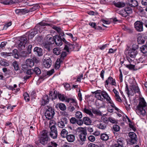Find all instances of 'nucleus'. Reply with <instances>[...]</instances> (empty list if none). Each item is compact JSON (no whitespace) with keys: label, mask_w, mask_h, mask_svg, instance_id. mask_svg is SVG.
Masks as SVG:
<instances>
[{"label":"nucleus","mask_w":147,"mask_h":147,"mask_svg":"<svg viewBox=\"0 0 147 147\" xmlns=\"http://www.w3.org/2000/svg\"><path fill=\"white\" fill-rule=\"evenodd\" d=\"M136 111L138 115L144 116L147 114V104L143 98H140Z\"/></svg>","instance_id":"nucleus-1"},{"label":"nucleus","mask_w":147,"mask_h":147,"mask_svg":"<svg viewBox=\"0 0 147 147\" xmlns=\"http://www.w3.org/2000/svg\"><path fill=\"white\" fill-rule=\"evenodd\" d=\"M45 26H50L51 25L48 23L45 22L44 21H42L39 23L35 26L32 32H30L28 35L29 39H32L36 34L38 33V32L41 33L42 31V29L43 28V27Z\"/></svg>","instance_id":"nucleus-2"},{"label":"nucleus","mask_w":147,"mask_h":147,"mask_svg":"<svg viewBox=\"0 0 147 147\" xmlns=\"http://www.w3.org/2000/svg\"><path fill=\"white\" fill-rule=\"evenodd\" d=\"M48 131L43 130L40 133L39 138L40 142L42 144H46L48 141L49 140V138L48 136Z\"/></svg>","instance_id":"nucleus-3"},{"label":"nucleus","mask_w":147,"mask_h":147,"mask_svg":"<svg viewBox=\"0 0 147 147\" xmlns=\"http://www.w3.org/2000/svg\"><path fill=\"white\" fill-rule=\"evenodd\" d=\"M55 113L54 109L51 107H49L46 109L45 115L46 119L49 120L51 119L53 117Z\"/></svg>","instance_id":"nucleus-4"},{"label":"nucleus","mask_w":147,"mask_h":147,"mask_svg":"<svg viewBox=\"0 0 147 147\" xmlns=\"http://www.w3.org/2000/svg\"><path fill=\"white\" fill-rule=\"evenodd\" d=\"M24 1L23 0H1L0 3L5 5H11L14 3H19Z\"/></svg>","instance_id":"nucleus-5"},{"label":"nucleus","mask_w":147,"mask_h":147,"mask_svg":"<svg viewBox=\"0 0 147 147\" xmlns=\"http://www.w3.org/2000/svg\"><path fill=\"white\" fill-rule=\"evenodd\" d=\"M125 52L128 56L131 58L135 57L137 54V51L135 49H131L128 47L126 48Z\"/></svg>","instance_id":"nucleus-6"},{"label":"nucleus","mask_w":147,"mask_h":147,"mask_svg":"<svg viewBox=\"0 0 147 147\" xmlns=\"http://www.w3.org/2000/svg\"><path fill=\"white\" fill-rule=\"evenodd\" d=\"M129 136L130 139L129 140V144L133 145L136 143L137 141V136L136 134L133 132H130L129 133Z\"/></svg>","instance_id":"nucleus-7"},{"label":"nucleus","mask_w":147,"mask_h":147,"mask_svg":"<svg viewBox=\"0 0 147 147\" xmlns=\"http://www.w3.org/2000/svg\"><path fill=\"white\" fill-rule=\"evenodd\" d=\"M50 135L51 137L53 139H56L57 136V131L55 126L53 125L50 127Z\"/></svg>","instance_id":"nucleus-8"},{"label":"nucleus","mask_w":147,"mask_h":147,"mask_svg":"<svg viewBox=\"0 0 147 147\" xmlns=\"http://www.w3.org/2000/svg\"><path fill=\"white\" fill-rule=\"evenodd\" d=\"M125 143V140L122 138H119L117 140V143L114 144L110 147H123Z\"/></svg>","instance_id":"nucleus-9"},{"label":"nucleus","mask_w":147,"mask_h":147,"mask_svg":"<svg viewBox=\"0 0 147 147\" xmlns=\"http://www.w3.org/2000/svg\"><path fill=\"white\" fill-rule=\"evenodd\" d=\"M143 22L140 21H137L134 24V28L138 32L143 31Z\"/></svg>","instance_id":"nucleus-10"},{"label":"nucleus","mask_w":147,"mask_h":147,"mask_svg":"<svg viewBox=\"0 0 147 147\" xmlns=\"http://www.w3.org/2000/svg\"><path fill=\"white\" fill-rule=\"evenodd\" d=\"M87 134L86 131L85 129H83L81 133L79 135V137L80 140L82 141L80 144H83V142L86 140V136Z\"/></svg>","instance_id":"nucleus-11"},{"label":"nucleus","mask_w":147,"mask_h":147,"mask_svg":"<svg viewBox=\"0 0 147 147\" xmlns=\"http://www.w3.org/2000/svg\"><path fill=\"white\" fill-rule=\"evenodd\" d=\"M27 42V39L26 38L23 37L19 40L18 46L21 49H23L25 47V45Z\"/></svg>","instance_id":"nucleus-12"},{"label":"nucleus","mask_w":147,"mask_h":147,"mask_svg":"<svg viewBox=\"0 0 147 147\" xmlns=\"http://www.w3.org/2000/svg\"><path fill=\"white\" fill-rule=\"evenodd\" d=\"M43 65L46 68H49L50 67L51 65V59L49 58L46 59H44Z\"/></svg>","instance_id":"nucleus-13"},{"label":"nucleus","mask_w":147,"mask_h":147,"mask_svg":"<svg viewBox=\"0 0 147 147\" xmlns=\"http://www.w3.org/2000/svg\"><path fill=\"white\" fill-rule=\"evenodd\" d=\"M54 38H55V42L56 45L60 46L62 45V38L60 36L58 35H55L54 36Z\"/></svg>","instance_id":"nucleus-14"},{"label":"nucleus","mask_w":147,"mask_h":147,"mask_svg":"<svg viewBox=\"0 0 147 147\" xmlns=\"http://www.w3.org/2000/svg\"><path fill=\"white\" fill-rule=\"evenodd\" d=\"M33 51L35 52V54H37L39 56L42 55V49L40 48L36 47L34 49Z\"/></svg>","instance_id":"nucleus-15"},{"label":"nucleus","mask_w":147,"mask_h":147,"mask_svg":"<svg viewBox=\"0 0 147 147\" xmlns=\"http://www.w3.org/2000/svg\"><path fill=\"white\" fill-rule=\"evenodd\" d=\"M101 91L100 90H97L94 92L95 96L98 99L102 101L103 98L101 96Z\"/></svg>","instance_id":"nucleus-16"},{"label":"nucleus","mask_w":147,"mask_h":147,"mask_svg":"<svg viewBox=\"0 0 147 147\" xmlns=\"http://www.w3.org/2000/svg\"><path fill=\"white\" fill-rule=\"evenodd\" d=\"M55 42V38L54 36V37L50 36V35H48L47 36V44L49 45H51L53 44Z\"/></svg>","instance_id":"nucleus-17"},{"label":"nucleus","mask_w":147,"mask_h":147,"mask_svg":"<svg viewBox=\"0 0 147 147\" xmlns=\"http://www.w3.org/2000/svg\"><path fill=\"white\" fill-rule=\"evenodd\" d=\"M15 12L17 14H24L29 12V11H28V10L26 9H17L15 10Z\"/></svg>","instance_id":"nucleus-18"},{"label":"nucleus","mask_w":147,"mask_h":147,"mask_svg":"<svg viewBox=\"0 0 147 147\" xmlns=\"http://www.w3.org/2000/svg\"><path fill=\"white\" fill-rule=\"evenodd\" d=\"M146 37L145 36H139L137 38V41L139 44H143L144 43Z\"/></svg>","instance_id":"nucleus-19"},{"label":"nucleus","mask_w":147,"mask_h":147,"mask_svg":"<svg viewBox=\"0 0 147 147\" xmlns=\"http://www.w3.org/2000/svg\"><path fill=\"white\" fill-rule=\"evenodd\" d=\"M67 141L70 142H73L75 140V136L73 134H69L66 137Z\"/></svg>","instance_id":"nucleus-20"},{"label":"nucleus","mask_w":147,"mask_h":147,"mask_svg":"<svg viewBox=\"0 0 147 147\" xmlns=\"http://www.w3.org/2000/svg\"><path fill=\"white\" fill-rule=\"evenodd\" d=\"M107 126V124L102 122L97 125V127L98 128L103 130L106 128Z\"/></svg>","instance_id":"nucleus-21"},{"label":"nucleus","mask_w":147,"mask_h":147,"mask_svg":"<svg viewBox=\"0 0 147 147\" xmlns=\"http://www.w3.org/2000/svg\"><path fill=\"white\" fill-rule=\"evenodd\" d=\"M84 124L86 125H89L91 123V121L90 119L87 117H84L83 119Z\"/></svg>","instance_id":"nucleus-22"},{"label":"nucleus","mask_w":147,"mask_h":147,"mask_svg":"<svg viewBox=\"0 0 147 147\" xmlns=\"http://www.w3.org/2000/svg\"><path fill=\"white\" fill-rule=\"evenodd\" d=\"M130 6L132 7H135L138 5V2L135 0H131L129 3Z\"/></svg>","instance_id":"nucleus-23"},{"label":"nucleus","mask_w":147,"mask_h":147,"mask_svg":"<svg viewBox=\"0 0 147 147\" xmlns=\"http://www.w3.org/2000/svg\"><path fill=\"white\" fill-rule=\"evenodd\" d=\"M101 95L106 100V101L109 100L111 98L109 97L108 94L105 91H101Z\"/></svg>","instance_id":"nucleus-24"},{"label":"nucleus","mask_w":147,"mask_h":147,"mask_svg":"<svg viewBox=\"0 0 147 147\" xmlns=\"http://www.w3.org/2000/svg\"><path fill=\"white\" fill-rule=\"evenodd\" d=\"M26 63L28 66L31 67L34 65V61L31 59H28L26 61Z\"/></svg>","instance_id":"nucleus-25"},{"label":"nucleus","mask_w":147,"mask_h":147,"mask_svg":"<svg viewBox=\"0 0 147 147\" xmlns=\"http://www.w3.org/2000/svg\"><path fill=\"white\" fill-rule=\"evenodd\" d=\"M32 69L33 74H34L37 75H38L41 73V70L38 67H35L34 69Z\"/></svg>","instance_id":"nucleus-26"},{"label":"nucleus","mask_w":147,"mask_h":147,"mask_svg":"<svg viewBox=\"0 0 147 147\" xmlns=\"http://www.w3.org/2000/svg\"><path fill=\"white\" fill-rule=\"evenodd\" d=\"M49 101V99L48 96L45 95L44 96L42 100V105H45L47 102Z\"/></svg>","instance_id":"nucleus-27"},{"label":"nucleus","mask_w":147,"mask_h":147,"mask_svg":"<svg viewBox=\"0 0 147 147\" xmlns=\"http://www.w3.org/2000/svg\"><path fill=\"white\" fill-rule=\"evenodd\" d=\"M131 89V94L133 93V92L134 91V93L138 92L139 91V89L138 86H132L130 88ZM133 94L134 93H133Z\"/></svg>","instance_id":"nucleus-28"},{"label":"nucleus","mask_w":147,"mask_h":147,"mask_svg":"<svg viewBox=\"0 0 147 147\" xmlns=\"http://www.w3.org/2000/svg\"><path fill=\"white\" fill-rule=\"evenodd\" d=\"M68 131L65 129H63L61 131V136L63 138H66L68 135Z\"/></svg>","instance_id":"nucleus-29"},{"label":"nucleus","mask_w":147,"mask_h":147,"mask_svg":"<svg viewBox=\"0 0 147 147\" xmlns=\"http://www.w3.org/2000/svg\"><path fill=\"white\" fill-rule=\"evenodd\" d=\"M114 5L116 7L119 8L123 7L125 6V4L124 3L121 2L115 3Z\"/></svg>","instance_id":"nucleus-30"},{"label":"nucleus","mask_w":147,"mask_h":147,"mask_svg":"<svg viewBox=\"0 0 147 147\" xmlns=\"http://www.w3.org/2000/svg\"><path fill=\"white\" fill-rule=\"evenodd\" d=\"M100 138L103 141L107 140L109 138V136L106 134H102L100 136Z\"/></svg>","instance_id":"nucleus-31"},{"label":"nucleus","mask_w":147,"mask_h":147,"mask_svg":"<svg viewBox=\"0 0 147 147\" xmlns=\"http://www.w3.org/2000/svg\"><path fill=\"white\" fill-rule=\"evenodd\" d=\"M56 106L59 107L60 109L62 111H65L66 109L65 105L63 103L57 104V105Z\"/></svg>","instance_id":"nucleus-32"},{"label":"nucleus","mask_w":147,"mask_h":147,"mask_svg":"<svg viewBox=\"0 0 147 147\" xmlns=\"http://www.w3.org/2000/svg\"><path fill=\"white\" fill-rule=\"evenodd\" d=\"M92 113L94 114L98 115H102V113L101 111L98 109H92Z\"/></svg>","instance_id":"nucleus-33"},{"label":"nucleus","mask_w":147,"mask_h":147,"mask_svg":"<svg viewBox=\"0 0 147 147\" xmlns=\"http://www.w3.org/2000/svg\"><path fill=\"white\" fill-rule=\"evenodd\" d=\"M62 61L60 59H57L55 64V68L56 69H58L60 67V63Z\"/></svg>","instance_id":"nucleus-34"},{"label":"nucleus","mask_w":147,"mask_h":147,"mask_svg":"<svg viewBox=\"0 0 147 147\" xmlns=\"http://www.w3.org/2000/svg\"><path fill=\"white\" fill-rule=\"evenodd\" d=\"M126 117L127 120L128 121V122L129 123V127L130 128H131L134 131H135L136 130V129L134 126L133 124L131 123V121L127 116H126Z\"/></svg>","instance_id":"nucleus-35"},{"label":"nucleus","mask_w":147,"mask_h":147,"mask_svg":"<svg viewBox=\"0 0 147 147\" xmlns=\"http://www.w3.org/2000/svg\"><path fill=\"white\" fill-rule=\"evenodd\" d=\"M40 6L37 4H36L34 5V6L32 8H30L29 9H28L29 12H31L34 11L36 9L39 8Z\"/></svg>","instance_id":"nucleus-36"},{"label":"nucleus","mask_w":147,"mask_h":147,"mask_svg":"<svg viewBox=\"0 0 147 147\" xmlns=\"http://www.w3.org/2000/svg\"><path fill=\"white\" fill-rule=\"evenodd\" d=\"M83 111L85 113L88 114L90 117H93V115L91 111L90 110L86 109V108L84 109Z\"/></svg>","instance_id":"nucleus-37"},{"label":"nucleus","mask_w":147,"mask_h":147,"mask_svg":"<svg viewBox=\"0 0 147 147\" xmlns=\"http://www.w3.org/2000/svg\"><path fill=\"white\" fill-rule=\"evenodd\" d=\"M141 51L143 53L145 54L147 53V46L144 45L140 48Z\"/></svg>","instance_id":"nucleus-38"},{"label":"nucleus","mask_w":147,"mask_h":147,"mask_svg":"<svg viewBox=\"0 0 147 147\" xmlns=\"http://www.w3.org/2000/svg\"><path fill=\"white\" fill-rule=\"evenodd\" d=\"M49 24L51 25L50 26H49V27H52L51 25V24ZM52 28L55 30L56 31H57V32L59 33H61V28L59 27H57L56 26H52Z\"/></svg>","instance_id":"nucleus-39"},{"label":"nucleus","mask_w":147,"mask_h":147,"mask_svg":"<svg viewBox=\"0 0 147 147\" xmlns=\"http://www.w3.org/2000/svg\"><path fill=\"white\" fill-rule=\"evenodd\" d=\"M125 66L130 70L134 69V70H136L137 69L135 68V65L131 64L130 63L129 64H126Z\"/></svg>","instance_id":"nucleus-40"},{"label":"nucleus","mask_w":147,"mask_h":147,"mask_svg":"<svg viewBox=\"0 0 147 147\" xmlns=\"http://www.w3.org/2000/svg\"><path fill=\"white\" fill-rule=\"evenodd\" d=\"M54 53L57 55H59L61 52V50L59 48H55L53 49Z\"/></svg>","instance_id":"nucleus-41"},{"label":"nucleus","mask_w":147,"mask_h":147,"mask_svg":"<svg viewBox=\"0 0 147 147\" xmlns=\"http://www.w3.org/2000/svg\"><path fill=\"white\" fill-rule=\"evenodd\" d=\"M108 120L109 122V121L112 123L116 124L117 123V120L112 117H109Z\"/></svg>","instance_id":"nucleus-42"},{"label":"nucleus","mask_w":147,"mask_h":147,"mask_svg":"<svg viewBox=\"0 0 147 147\" xmlns=\"http://www.w3.org/2000/svg\"><path fill=\"white\" fill-rule=\"evenodd\" d=\"M13 65L14 69L16 70H18L19 69L18 64L17 61H14L13 63Z\"/></svg>","instance_id":"nucleus-43"},{"label":"nucleus","mask_w":147,"mask_h":147,"mask_svg":"<svg viewBox=\"0 0 147 147\" xmlns=\"http://www.w3.org/2000/svg\"><path fill=\"white\" fill-rule=\"evenodd\" d=\"M0 64L1 65L4 66L8 65V63L7 62V61L4 59H2L0 61Z\"/></svg>","instance_id":"nucleus-44"},{"label":"nucleus","mask_w":147,"mask_h":147,"mask_svg":"<svg viewBox=\"0 0 147 147\" xmlns=\"http://www.w3.org/2000/svg\"><path fill=\"white\" fill-rule=\"evenodd\" d=\"M124 11L128 14H130L132 13V10L131 8L130 7H127L125 8Z\"/></svg>","instance_id":"nucleus-45"},{"label":"nucleus","mask_w":147,"mask_h":147,"mask_svg":"<svg viewBox=\"0 0 147 147\" xmlns=\"http://www.w3.org/2000/svg\"><path fill=\"white\" fill-rule=\"evenodd\" d=\"M76 117L78 119H81L82 117V113L80 111H77L75 114Z\"/></svg>","instance_id":"nucleus-46"},{"label":"nucleus","mask_w":147,"mask_h":147,"mask_svg":"<svg viewBox=\"0 0 147 147\" xmlns=\"http://www.w3.org/2000/svg\"><path fill=\"white\" fill-rule=\"evenodd\" d=\"M1 55L3 57H6L10 56L12 54L11 53H7L6 52H2L1 53Z\"/></svg>","instance_id":"nucleus-47"},{"label":"nucleus","mask_w":147,"mask_h":147,"mask_svg":"<svg viewBox=\"0 0 147 147\" xmlns=\"http://www.w3.org/2000/svg\"><path fill=\"white\" fill-rule=\"evenodd\" d=\"M7 88L8 89L11 90L12 91H14V92L15 93L17 92L20 90V89L19 88H17L16 90L14 88L13 86H9L7 87Z\"/></svg>","instance_id":"nucleus-48"},{"label":"nucleus","mask_w":147,"mask_h":147,"mask_svg":"<svg viewBox=\"0 0 147 147\" xmlns=\"http://www.w3.org/2000/svg\"><path fill=\"white\" fill-rule=\"evenodd\" d=\"M101 120L103 121V123H105L106 124L108 123H109V118H107V117H102L101 118Z\"/></svg>","instance_id":"nucleus-49"},{"label":"nucleus","mask_w":147,"mask_h":147,"mask_svg":"<svg viewBox=\"0 0 147 147\" xmlns=\"http://www.w3.org/2000/svg\"><path fill=\"white\" fill-rule=\"evenodd\" d=\"M113 78L112 77H109L107 80L105 81V85H107L109 84V83L111 84L112 81H113Z\"/></svg>","instance_id":"nucleus-50"},{"label":"nucleus","mask_w":147,"mask_h":147,"mask_svg":"<svg viewBox=\"0 0 147 147\" xmlns=\"http://www.w3.org/2000/svg\"><path fill=\"white\" fill-rule=\"evenodd\" d=\"M60 121L65 125V124H67L68 122L67 118L65 117L62 118L60 119Z\"/></svg>","instance_id":"nucleus-51"},{"label":"nucleus","mask_w":147,"mask_h":147,"mask_svg":"<svg viewBox=\"0 0 147 147\" xmlns=\"http://www.w3.org/2000/svg\"><path fill=\"white\" fill-rule=\"evenodd\" d=\"M125 91H126V93L128 95H129L130 94H131V90H129V88L128 87V85L127 84H126Z\"/></svg>","instance_id":"nucleus-52"},{"label":"nucleus","mask_w":147,"mask_h":147,"mask_svg":"<svg viewBox=\"0 0 147 147\" xmlns=\"http://www.w3.org/2000/svg\"><path fill=\"white\" fill-rule=\"evenodd\" d=\"M113 129L114 131L117 132L119 130L120 127L118 125L115 124L113 125Z\"/></svg>","instance_id":"nucleus-53"},{"label":"nucleus","mask_w":147,"mask_h":147,"mask_svg":"<svg viewBox=\"0 0 147 147\" xmlns=\"http://www.w3.org/2000/svg\"><path fill=\"white\" fill-rule=\"evenodd\" d=\"M57 125L59 127L62 128H64L65 126V125L61 121L58 122Z\"/></svg>","instance_id":"nucleus-54"},{"label":"nucleus","mask_w":147,"mask_h":147,"mask_svg":"<svg viewBox=\"0 0 147 147\" xmlns=\"http://www.w3.org/2000/svg\"><path fill=\"white\" fill-rule=\"evenodd\" d=\"M66 52H62L60 55V58L59 59H60L61 60L63 61V60L64 59V58L66 57Z\"/></svg>","instance_id":"nucleus-55"},{"label":"nucleus","mask_w":147,"mask_h":147,"mask_svg":"<svg viewBox=\"0 0 147 147\" xmlns=\"http://www.w3.org/2000/svg\"><path fill=\"white\" fill-rule=\"evenodd\" d=\"M23 95L25 100L27 101H29L30 99L28 94L27 93H25Z\"/></svg>","instance_id":"nucleus-56"},{"label":"nucleus","mask_w":147,"mask_h":147,"mask_svg":"<svg viewBox=\"0 0 147 147\" xmlns=\"http://www.w3.org/2000/svg\"><path fill=\"white\" fill-rule=\"evenodd\" d=\"M58 97L59 99L62 101L64 100L65 99V97L64 95L61 94H58Z\"/></svg>","instance_id":"nucleus-57"},{"label":"nucleus","mask_w":147,"mask_h":147,"mask_svg":"<svg viewBox=\"0 0 147 147\" xmlns=\"http://www.w3.org/2000/svg\"><path fill=\"white\" fill-rule=\"evenodd\" d=\"M11 24L12 23L11 22H9L6 23L3 27V29H6L7 28L10 26L11 25Z\"/></svg>","instance_id":"nucleus-58"},{"label":"nucleus","mask_w":147,"mask_h":147,"mask_svg":"<svg viewBox=\"0 0 147 147\" xmlns=\"http://www.w3.org/2000/svg\"><path fill=\"white\" fill-rule=\"evenodd\" d=\"M88 140L91 142H93L95 140V137L92 135H90L88 137Z\"/></svg>","instance_id":"nucleus-59"},{"label":"nucleus","mask_w":147,"mask_h":147,"mask_svg":"<svg viewBox=\"0 0 147 147\" xmlns=\"http://www.w3.org/2000/svg\"><path fill=\"white\" fill-rule=\"evenodd\" d=\"M53 92L52 91H50L49 94V95H51L52 96V99H55L57 97V94H52Z\"/></svg>","instance_id":"nucleus-60"},{"label":"nucleus","mask_w":147,"mask_h":147,"mask_svg":"<svg viewBox=\"0 0 147 147\" xmlns=\"http://www.w3.org/2000/svg\"><path fill=\"white\" fill-rule=\"evenodd\" d=\"M29 54L26 51H22L21 53V55L22 57H27Z\"/></svg>","instance_id":"nucleus-61"},{"label":"nucleus","mask_w":147,"mask_h":147,"mask_svg":"<svg viewBox=\"0 0 147 147\" xmlns=\"http://www.w3.org/2000/svg\"><path fill=\"white\" fill-rule=\"evenodd\" d=\"M77 120L75 117H72L70 120V121L71 123L74 124L76 123Z\"/></svg>","instance_id":"nucleus-62"},{"label":"nucleus","mask_w":147,"mask_h":147,"mask_svg":"<svg viewBox=\"0 0 147 147\" xmlns=\"http://www.w3.org/2000/svg\"><path fill=\"white\" fill-rule=\"evenodd\" d=\"M107 101L108 103L110 104V105L113 108L115 107V105L111 99V98L109 99V100H107Z\"/></svg>","instance_id":"nucleus-63"},{"label":"nucleus","mask_w":147,"mask_h":147,"mask_svg":"<svg viewBox=\"0 0 147 147\" xmlns=\"http://www.w3.org/2000/svg\"><path fill=\"white\" fill-rule=\"evenodd\" d=\"M32 69H30L27 70L26 72V73L28 75H30L33 74Z\"/></svg>","instance_id":"nucleus-64"}]
</instances>
